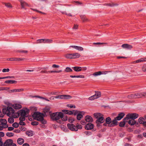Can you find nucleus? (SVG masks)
Here are the masks:
<instances>
[{
	"mask_svg": "<svg viewBox=\"0 0 146 146\" xmlns=\"http://www.w3.org/2000/svg\"><path fill=\"white\" fill-rule=\"evenodd\" d=\"M62 113L61 112H57L51 114L50 116L51 119L53 120L56 121L58 123H61L62 121L60 120V118L62 117Z\"/></svg>",
	"mask_w": 146,
	"mask_h": 146,
	"instance_id": "nucleus-1",
	"label": "nucleus"
},
{
	"mask_svg": "<svg viewBox=\"0 0 146 146\" xmlns=\"http://www.w3.org/2000/svg\"><path fill=\"white\" fill-rule=\"evenodd\" d=\"M34 118L38 121H40L41 123L45 124L46 123V120L44 119L42 113L40 112H35L32 115Z\"/></svg>",
	"mask_w": 146,
	"mask_h": 146,
	"instance_id": "nucleus-2",
	"label": "nucleus"
},
{
	"mask_svg": "<svg viewBox=\"0 0 146 146\" xmlns=\"http://www.w3.org/2000/svg\"><path fill=\"white\" fill-rule=\"evenodd\" d=\"M125 114L123 113H119L118 116L115 117L113 119L111 123V124H110L109 127H111L115 126L117 125L118 122L117 120H120L124 116Z\"/></svg>",
	"mask_w": 146,
	"mask_h": 146,
	"instance_id": "nucleus-3",
	"label": "nucleus"
},
{
	"mask_svg": "<svg viewBox=\"0 0 146 146\" xmlns=\"http://www.w3.org/2000/svg\"><path fill=\"white\" fill-rule=\"evenodd\" d=\"M143 97H146V92L133 93L128 96V97L129 98H139Z\"/></svg>",
	"mask_w": 146,
	"mask_h": 146,
	"instance_id": "nucleus-4",
	"label": "nucleus"
},
{
	"mask_svg": "<svg viewBox=\"0 0 146 146\" xmlns=\"http://www.w3.org/2000/svg\"><path fill=\"white\" fill-rule=\"evenodd\" d=\"M3 111L4 113L7 114L9 117L12 115L14 112L13 109L9 106H8L7 108L3 109Z\"/></svg>",
	"mask_w": 146,
	"mask_h": 146,
	"instance_id": "nucleus-5",
	"label": "nucleus"
},
{
	"mask_svg": "<svg viewBox=\"0 0 146 146\" xmlns=\"http://www.w3.org/2000/svg\"><path fill=\"white\" fill-rule=\"evenodd\" d=\"M138 114L136 113L129 114L126 115L125 117L124 118V120L130 119L135 120V119L138 117Z\"/></svg>",
	"mask_w": 146,
	"mask_h": 146,
	"instance_id": "nucleus-6",
	"label": "nucleus"
},
{
	"mask_svg": "<svg viewBox=\"0 0 146 146\" xmlns=\"http://www.w3.org/2000/svg\"><path fill=\"white\" fill-rule=\"evenodd\" d=\"M13 141L11 139L7 140L3 144L4 146H16V144L13 143Z\"/></svg>",
	"mask_w": 146,
	"mask_h": 146,
	"instance_id": "nucleus-7",
	"label": "nucleus"
},
{
	"mask_svg": "<svg viewBox=\"0 0 146 146\" xmlns=\"http://www.w3.org/2000/svg\"><path fill=\"white\" fill-rule=\"evenodd\" d=\"M54 98L56 99H70L72 98V97L69 95H62L54 96Z\"/></svg>",
	"mask_w": 146,
	"mask_h": 146,
	"instance_id": "nucleus-8",
	"label": "nucleus"
},
{
	"mask_svg": "<svg viewBox=\"0 0 146 146\" xmlns=\"http://www.w3.org/2000/svg\"><path fill=\"white\" fill-rule=\"evenodd\" d=\"M101 95V93L100 92H96L95 95L90 97L89 98V99L90 100H93L100 97Z\"/></svg>",
	"mask_w": 146,
	"mask_h": 146,
	"instance_id": "nucleus-9",
	"label": "nucleus"
},
{
	"mask_svg": "<svg viewBox=\"0 0 146 146\" xmlns=\"http://www.w3.org/2000/svg\"><path fill=\"white\" fill-rule=\"evenodd\" d=\"M29 111L28 109H26L25 110H21L19 112L20 115L27 117L28 116Z\"/></svg>",
	"mask_w": 146,
	"mask_h": 146,
	"instance_id": "nucleus-10",
	"label": "nucleus"
},
{
	"mask_svg": "<svg viewBox=\"0 0 146 146\" xmlns=\"http://www.w3.org/2000/svg\"><path fill=\"white\" fill-rule=\"evenodd\" d=\"M105 121V119L103 117V115L97 119L96 121V123L97 126L99 127L100 125V124L103 123Z\"/></svg>",
	"mask_w": 146,
	"mask_h": 146,
	"instance_id": "nucleus-11",
	"label": "nucleus"
},
{
	"mask_svg": "<svg viewBox=\"0 0 146 146\" xmlns=\"http://www.w3.org/2000/svg\"><path fill=\"white\" fill-rule=\"evenodd\" d=\"M68 128L70 130L73 131H77V129L76 126L72 123H68L67 125Z\"/></svg>",
	"mask_w": 146,
	"mask_h": 146,
	"instance_id": "nucleus-12",
	"label": "nucleus"
},
{
	"mask_svg": "<svg viewBox=\"0 0 146 146\" xmlns=\"http://www.w3.org/2000/svg\"><path fill=\"white\" fill-rule=\"evenodd\" d=\"M138 121L140 124H142L143 125L146 127V121L145 118L143 117H141L139 118Z\"/></svg>",
	"mask_w": 146,
	"mask_h": 146,
	"instance_id": "nucleus-13",
	"label": "nucleus"
},
{
	"mask_svg": "<svg viewBox=\"0 0 146 146\" xmlns=\"http://www.w3.org/2000/svg\"><path fill=\"white\" fill-rule=\"evenodd\" d=\"M94 127V125L91 123H88L85 126V128L86 130H89L93 129Z\"/></svg>",
	"mask_w": 146,
	"mask_h": 146,
	"instance_id": "nucleus-14",
	"label": "nucleus"
},
{
	"mask_svg": "<svg viewBox=\"0 0 146 146\" xmlns=\"http://www.w3.org/2000/svg\"><path fill=\"white\" fill-rule=\"evenodd\" d=\"M121 47L123 48L127 49H131L133 48V46L132 45L127 44H122L121 45Z\"/></svg>",
	"mask_w": 146,
	"mask_h": 146,
	"instance_id": "nucleus-15",
	"label": "nucleus"
},
{
	"mask_svg": "<svg viewBox=\"0 0 146 146\" xmlns=\"http://www.w3.org/2000/svg\"><path fill=\"white\" fill-rule=\"evenodd\" d=\"M85 120L87 122H92L93 121L92 118L89 115H87L85 117Z\"/></svg>",
	"mask_w": 146,
	"mask_h": 146,
	"instance_id": "nucleus-16",
	"label": "nucleus"
},
{
	"mask_svg": "<svg viewBox=\"0 0 146 146\" xmlns=\"http://www.w3.org/2000/svg\"><path fill=\"white\" fill-rule=\"evenodd\" d=\"M22 8H24L25 6H28V4L22 0H19Z\"/></svg>",
	"mask_w": 146,
	"mask_h": 146,
	"instance_id": "nucleus-17",
	"label": "nucleus"
},
{
	"mask_svg": "<svg viewBox=\"0 0 146 146\" xmlns=\"http://www.w3.org/2000/svg\"><path fill=\"white\" fill-rule=\"evenodd\" d=\"M23 90H24L23 89H14V90H9V92L10 93L15 92H22Z\"/></svg>",
	"mask_w": 146,
	"mask_h": 146,
	"instance_id": "nucleus-18",
	"label": "nucleus"
},
{
	"mask_svg": "<svg viewBox=\"0 0 146 146\" xmlns=\"http://www.w3.org/2000/svg\"><path fill=\"white\" fill-rule=\"evenodd\" d=\"M13 108L16 109H19L22 108V106L19 104H15L13 105Z\"/></svg>",
	"mask_w": 146,
	"mask_h": 146,
	"instance_id": "nucleus-19",
	"label": "nucleus"
},
{
	"mask_svg": "<svg viewBox=\"0 0 146 146\" xmlns=\"http://www.w3.org/2000/svg\"><path fill=\"white\" fill-rule=\"evenodd\" d=\"M24 142V139L21 138H18L17 140V142L19 145L22 144Z\"/></svg>",
	"mask_w": 146,
	"mask_h": 146,
	"instance_id": "nucleus-20",
	"label": "nucleus"
},
{
	"mask_svg": "<svg viewBox=\"0 0 146 146\" xmlns=\"http://www.w3.org/2000/svg\"><path fill=\"white\" fill-rule=\"evenodd\" d=\"M72 68L76 72H79L82 70V67H80L75 66L72 67Z\"/></svg>",
	"mask_w": 146,
	"mask_h": 146,
	"instance_id": "nucleus-21",
	"label": "nucleus"
},
{
	"mask_svg": "<svg viewBox=\"0 0 146 146\" xmlns=\"http://www.w3.org/2000/svg\"><path fill=\"white\" fill-rule=\"evenodd\" d=\"M64 56L68 59H73L72 53H68L65 54Z\"/></svg>",
	"mask_w": 146,
	"mask_h": 146,
	"instance_id": "nucleus-22",
	"label": "nucleus"
},
{
	"mask_svg": "<svg viewBox=\"0 0 146 146\" xmlns=\"http://www.w3.org/2000/svg\"><path fill=\"white\" fill-rule=\"evenodd\" d=\"M80 56V54L78 53H72L73 59L78 58Z\"/></svg>",
	"mask_w": 146,
	"mask_h": 146,
	"instance_id": "nucleus-23",
	"label": "nucleus"
},
{
	"mask_svg": "<svg viewBox=\"0 0 146 146\" xmlns=\"http://www.w3.org/2000/svg\"><path fill=\"white\" fill-rule=\"evenodd\" d=\"M24 59L23 58H12V61H23L24 60Z\"/></svg>",
	"mask_w": 146,
	"mask_h": 146,
	"instance_id": "nucleus-24",
	"label": "nucleus"
},
{
	"mask_svg": "<svg viewBox=\"0 0 146 146\" xmlns=\"http://www.w3.org/2000/svg\"><path fill=\"white\" fill-rule=\"evenodd\" d=\"M94 117L97 119L103 116V115L100 113H94Z\"/></svg>",
	"mask_w": 146,
	"mask_h": 146,
	"instance_id": "nucleus-25",
	"label": "nucleus"
},
{
	"mask_svg": "<svg viewBox=\"0 0 146 146\" xmlns=\"http://www.w3.org/2000/svg\"><path fill=\"white\" fill-rule=\"evenodd\" d=\"M44 43H50L52 42L53 40L52 39H43Z\"/></svg>",
	"mask_w": 146,
	"mask_h": 146,
	"instance_id": "nucleus-26",
	"label": "nucleus"
},
{
	"mask_svg": "<svg viewBox=\"0 0 146 146\" xmlns=\"http://www.w3.org/2000/svg\"><path fill=\"white\" fill-rule=\"evenodd\" d=\"M62 117L60 118V119H61V120L62 121V122H63V121H66L68 119V117L66 114H65L63 115V113H62Z\"/></svg>",
	"mask_w": 146,
	"mask_h": 146,
	"instance_id": "nucleus-27",
	"label": "nucleus"
},
{
	"mask_svg": "<svg viewBox=\"0 0 146 146\" xmlns=\"http://www.w3.org/2000/svg\"><path fill=\"white\" fill-rule=\"evenodd\" d=\"M105 121L106 123L108 124V126H109V125L110 124H111V119L110 117H108L106 119Z\"/></svg>",
	"mask_w": 146,
	"mask_h": 146,
	"instance_id": "nucleus-28",
	"label": "nucleus"
},
{
	"mask_svg": "<svg viewBox=\"0 0 146 146\" xmlns=\"http://www.w3.org/2000/svg\"><path fill=\"white\" fill-rule=\"evenodd\" d=\"M127 120H124V119L123 121H121L119 123V126L121 127H123L125 125V123L127 121Z\"/></svg>",
	"mask_w": 146,
	"mask_h": 146,
	"instance_id": "nucleus-29",
	"label": "nucleus"
},
{
	"mask_svg": "<svg viewBox=\"0 0 146 146\" xmlns=\"http://www.w3.org/2000/svg\"><path fill=\"white\" fill-rule=\"evenodd\" d=\"M128 123L129 124L131 125H133L135 124L136 121L134 119H131L128 121Z\"/></svg>",
	"mask_w": 146,
	"mask_h": 146,
	"instance_id": "nucleus-30",
	"label": "nucleus"
},
{
	"mask_svg": "<svg viewBox=\"0 0 146 146\" xmlns=\"http://www.w3.org/2000/svg\"><path fill=\"white\" fill-rule=\"evenodd\" d=\"M12 115L13 116V118H17L20 115L19 112H18L16 113L14 112V113H13V115Z\"/></svg>",
	"mask_w": 146,
	"mask_h": 146,
	"instance_id": "nucleus-31",
	"label": "nucleus"
},
{
	"mask_svg": "<svg viewBox=\"0 0 146 146\" xmlns=\"http://www.w3.org/2000/svg\"><path fill=\"white\" fill-rule=\"evenodd\" d=\"M62 111L64 112L66 114H68L70 115H72L73 114V112L71 111H68L66 110H63Z\"/></svg>",
	"mask_w": 146,
	"mask_h": 146,
	"instance_id": "nucleus-32",
	"label": "nucleus"
},
{
	"mask_svg": "<svg viewBox=\"0 0 146 146\" xmlns=\"http://www.w3.org/2000/svg\"><path fill=\"white\" fill-rule=\"evenodd\" d=\"M17 82V81L13 80H8L5 81V82L6 84L15 83Z\"/></svg>",
	"mask_w": 146,
	"mask_h": 146,
	"instance_id": "nucleus-33",
	"label": "nucleus"
},
{
	"mask_svg": "<svg viewBox=\"0 0 146 146\" xmlns=\"http://www.w3.org/2000/svg\"><path fill=\"white\" fill-rule=\"evenodd\" d=\"M80 18L83 22H85L87 21L88 19L84 15H81L80 16Z\"/></svg>",
	"mask_w": 146,
	"mask_h": 146,
	"instance_id": "nucleus-34",
	"label": "nucleus"
},
{
	"mask_svg": "<svg viewBox=\"0 0 146 146\" xmlns=\"http://www.w3.org/2000/svg\"><path fill=\"white\" fill-rule=\"evenodd\" d=\"M137 63H139V62H143L146 61V58H142L138 60H137Z\"/></svg>",
	"mask_w": 146,
	"mask_h": 146,
	"instance_id": "nucleus-35",
	"label": "nucleus"
},
{
	"mask_svg": "<svg viewBox=\"0 0 146 146\" xmlns=\"http://www.w3.org/2000/svg\"><path fill=\"white\" fill-rule=\"evenodd\" d=\"M70 77L72 78H84V76L83 75H70Z\"/></svg>",
	"mask_w": 146,
	"mask_h": 146,
	"instance_id": "nucleus-36",
	"label": "nucleus"
},
{
	"mask_svg": "<svg viewBox=\"0 0 146 146\" xmlns=\"http://www.w3.org/2000/svg\"><path fill=\"white\" fill-rule=\"evenodd\" d=\"M83 117V115L81 113H79L77 115V119L78 120H80L81 118Z\"/></svg>",
	"mask_w": 146,
	"mask_h": 146,
	"instance_id": "nucleus-37",
	"label": "nucleus"
},
{
	"mask_svg": "<svg viewBox=\"0 0 146 146\" xmlns=\"http://www.w3.org/2000/svg\"><path fill=\"white\" fill-rule=\"evenodd\" d=\"M102 74V72L101 71H98L93 73V75L95 76L100 75Z\"/></svg>",
	"mask_w": 146,
	"mask_h": 146,
	"instance_id": "nucleus-38",
	"label": "nucleus"
},
{
	"mask_svg": "<svg viewBox=\"0 0 146 146\" xmlns=\"http://www.w3.org/2000/svg\"><path fill=\"white\" fill-rule=\"evenodd\" d=\"M26 134L29 137L33 135V133L32 131H27L26 132Z\"/></svg>",
	"mask_w": 146,
	"mask_h": 146,
	"instance_id": "nucleus-39",
	"label": "nucleus"
},
{
	"mask_svg": "<svg viewBox=\"0 0 146 146\" xmlns=\"http://www.w3.org/2000/svg\"><path fill=\"white\" fill-rule=\"evenodd\" d=\"M142 71L143 72H146V64H144L141 68Z\"/></svg>",
	"mask_w": 146,
	"mask_h": 146,
	"instance_id": "nucleus-40",
	"label": "nucleus"
},
{
	"mask_svg": "<svg viewBox=\"0 0 146 146\" xmlns=\"http://www.w3.org/2000/svg\"><path fill=\"white\" fill-rule=\"evenodd\" d=\"M65 71L67 72H72V70L70 67H66L65 70Z\"/></svg>",
	"mask_w": 146,
	"mask_h": 146,
	"instance_id": "nucleus-41",
	"label": "nucleus"
},
{
	"mask_svg": "<svg viewBox=\"0 0 146 146\" xmlns=\"http://www.w3.org/2000/svg\"><path fill=\"white\" fill-rule=\"evenodd\" d=\"M5 5L7 7L9 8H12V6L10 3H5Z\"/></svg>",
	"mask_w": 146,
	"mask_h": 146,
	"instance_id": "nucleus-42",
	"label": "nucleus"
},
{
	"mask_svg": "<svg viewBox=\"0 0 146 146\" xmlns=\"http://www.w3.org/2000/svg\"><path fill=\"white\" fill-rule=\"evenodd\" d=\"M8 122L11 123H13L14 121V119L12 117H10L9 118L8 120Z\"/></svg>",
	"mask_w": 146,
	"mask_h": 146,
	"instance_id": "nucleus-43",
	"label": "nucleus"
},
{
	"mask_svg": "<svg viewBox=\"0 0 146 146\" xmlns=\"http://www.w3.org/2000/svg\"><path fill=\"white\" fill-rule=\"evenodd\" d=\"M62 72L61 70H60L58 71H48V73H58Z\"/></svg>",
	"mask_w": 146,
	"mask_h": 146,
	"instance_id": "nucleus-44",
	"label": "nucleus"
},
{
	"mask_svg": "<svg viewBox=\"0 0 146 146\" xmlns=\"http://www.w3.org/2000/svg\"><path fill=\"white\" fill-rule=\"evenodd\" d=\"M6 135L7 136L11 137L14 135V134L11 132H7L6 133Z\"/></svg>",
	"mask_w": 146,
	"mask_h": 146,
	"instance_id": "nucleus-45",
	"label": "nucleus"
},
{
	"mask_svg": "<svg viewBox=\"0 0 146 146\" xmlns=\"http://www.w3.org/2000/svg\"><path fill=\"white\" fill-rule=\"evenodd\" d=\"M26 117L20 115V117H19V120L20 121H24L25 120V117Z\"/></svg>",
	"mask_w": 146,
	"mask_h": 146,
	"instance_id": "nucleus-46",
	"label": "nucleus"
},
{
	"mask_svg": "<svg viewBox=\"0 0 146 146\" xmlns=\"http://www.w3.org/2000/svg\"><path fill=\"white\" fill-rule=\"evenodd\" d=\"M107 43H101V42H94L93 43V44L94 45H100V44H106Z\"/></svg>",
	"mask_w": 146,
	"mask_h": 146,
	"instance_id": "nucleus-47",
	"label": "nucleus"
},
{
	"mask_svg": "<svg viewBox=\"0 0 146 146\" xmlns=\"http://www.w3.org/2000/svg\"><path fill=\"white\" fill-rule=\"evenodd\" d=\"M1 124H7V121L5 119H2V120L1 121Z\"/></svg>",
	"mask_w": 146,
	"mask_h": 146,
	"instance_id": "nucleus-48",
	"label": "nucleus"
},
{
	"mask_svg": "<svg viewBox=\"0 0 146 146\" xmlns=\"http://www.w3.org/2000/svg\"><path fill=\"white\" fill-rule=\"evenodd\" d=\"M12 126L15 128H17L19 126V124L16 122H15L12 124Z\"/></svg>",
	"mask_w": 146,
	"mask_h": 146,
	"instance_id": "nucleus-49",
	"label": "nucleus"
},
{
	"mask_svg": "<svg viewBox=\"0 0 146 146\" xmlns=\"http://www.w3.org/2000/svg\"><path fill=\"white\" fill-rule=\"evenodd\" d=\"M76 49L80 51H82L83 50V48L81 47L77 46Z\"/></svg>",
	"mask_w": 146,
	"mask_h": 146,
	"instance_id": "nucleus-50",
	"label": "nucleus"
},
{
	"mask_svg": "<svg viewBox=\"0 0 146 146\" xmlns=\"http://www.w3.org/2000/svg\"><path fill=\"white\" fill-rule=\"evenodd\" d=\"M38 122L36 121H33L31 123V124L33 125H38Z\"/></svg>",
	"mask_w": 146,
	"mask_h": 146,
	"instance_id": "nucleus-51",
	"label": "nucleus"
},
{
	"mask_svg": "<svg viewBox=\"0 0 146 146\" xmlns=\"http://www.w3.org/2000/svg\"><path fill=\"white\" fill-rule=\"evenodd\" d=\"M59 94V92H51V95H58Z\"/></svg>",
	"mask_w": 146,
	"mask_h": 146,
	"instance_id": "nucleus-52",
	"label": "nucleus"
},
{
	"mask_svg": "<svg viewBox=\"0 0 146 146\" xmlns=\"http://www.w3.org/2000/svg\"><path fill=\"white\" fill-rule=\"evenodd\" d=\"M76 128L77 129V131L78 130V129H81L82 128V126L81 125H80L78 124V123H77L76 125Z\"/></svg>",
	"mask_w": 146,
	"mask_h": 146,
	"instance_id": "nucleus-53",
	"label": "nucleus"
},
{
	"mask_svg": "<svg viewBox=\"0 0 146 146\" xmlns=\"http://www.w3.org/2000/svg\"><path fill=\"white\" fill-rule=\"evenodd\" d=\"M43 39L38 40L36 41V43H40L43 42Z\"/></svg>",
	"mask_w": 146,
	"mask_h": 146,
	"instance_id": "nucleus-54",
	"label": "nucleus"
},
{
	"mask_svg": "<svg viewBox=\"0 0 146 146\" xmlns=\"http://www.w3.org/2000/svg\"><path fill=\"white\" fill-rule=\"evenodd\" d=\"M1 125L2 126L3 129L5 128L8 127V125L7 124H1Z\"/></svg>",
	"mask_w": 146,
	"mask_h": 146,
	"instance_id": "nucleus-55",
	"label": "nucleus"
},
{
	"mask_svg": "<svg viewBox=\"0 0 146 146\" xmlns=\"http://www.w3.org/2000/svg\"><path fill=\"white\" fill-rule=\"evenodd\" d=\"M68 120L69 122L72 123L74 121V119L72 117H69L68 118Z\"/></svg>",
	"mask_w": 146,
	"mask_h": 146,
	"instance_id": "nucleus-56",
	"label": "nucleus"
},
{
	"mask_svg": "<svg viewBox=\"0 0 146 146\" xmlns=\"http://www.w3.org/2000/svg\"><path fill=\"white\" fill-rule=\"evenodd\" d=\"M10 70L9 68H4L2 70V72H9Z\"/></svg>",
	"mask_w": 146,
	"mask_h": 146,
	"instance_id": "nucleus-57",
	"label": "nucleus"
},
{
	"mask_svg": "<svg viewBox=\"0 0 146 146\" xmlns=\"http://www.w3.org/2000/svg\"><path fill=\"white\" fill-rule=\"evenodd\" d=\"M84 133L88 136L92 134V133L90 132L89 131H86L84 132Z\"/></svg>",
	"mask_w": 146,
	"mask_h": 146,
	"instance_id": "nucleus-58",
	"label": "nucleus"
},
{
	"mask_svg": "<svg viewBox=\"0 0 146 146\" xmlns=\"http://www.w3.org/2000/svg\"><path fill=\"white\" fill-rule=\"evenodd\" d=\"M17 52H22V53H27L28 52V51L26 50H19L17 51Z\"/></svg>",
	"mask_w": 146,
	"mask_h": 146,
	"instance_id": "nucleus-59",
	"label": "nucleus"
},
{
	"mask_svg": "<svg viewBox=\"0 0 146 146\" xmlns=\"http://www.w3.org/2000/svg\"><path fill=\"white\" fill-rule=\"evenodd\" d=\"M32 10H33L34 11H36L37 12H38L40 13H41L42 14H45V13H44L42 12L41 11H39L38 10L36 9H31Z\"/></svg>",
	"mask_w": 146,
	"mask_h": 146,
	"instance_id": "nucleus-60",
	"label": "nucleus"
},
{
	"mask_svg": "<svg viewBox=\"0 0 146 146\" xmlns=\"http://www.w3.org/2000/svg\"><path fill=\"white\" fill-rule=\"evenodd\" d=\"M32 10H33L34 11H36L37 12H38L40 13H41L42 14H45V13H44L42 12L41 11H39L38 10L36 9H31Z\"/></svg>",
	"mask_w": 146,
	"mask_h": 146,
	"instance_id": "nucleus-61",
	"label": "nucleus"
},
{
	"mask_svg": "<svg viewBox=\"0 0 146 146\" xmlns=\"http://www.w3.org/2000/svg\"><path fill=\"white\" fill-rule=\"evenodd\" d=\"M33 97L38 98H40V99H44V100H45V98L42 97H41V96H34Z\"/></svg>",
	"mask_w": 146,
	"mask_h": 146,
	"instance_id": "nucleus-62",
	"label": "nucleus"
},
{
	"mask_svg": "<svg viewBox=\"0 0 146 146\" xmlns=\"http://www.w3.org/2000/svg\"><path fill=\"white\" fill-rule=\"evenodd\" d=\"M23 121H20L19 122V124L21 125H25V123L23 122Z\"/></svg>",
	"mask_w": 146,
	"mask_h": 146,
	"instance_id": "nucleus-63",
	"label": "nucleus"
},
{
	"mask_svg": "<svg viewBox=\"0 0 146 146\" xmlns=\"http://www.w3.org/2000/svg\"><path fill=\"white\" fill-rule=\"evenodd\" d=\"M14 128L13 127H8V130L9 131H11L13 130Z\"/></svg>",
	"mask_w": 146,
	"mask_h": 146,
	"instance_id": "nucleus-64",
	"label": "nucleus"
}]
</instances>
